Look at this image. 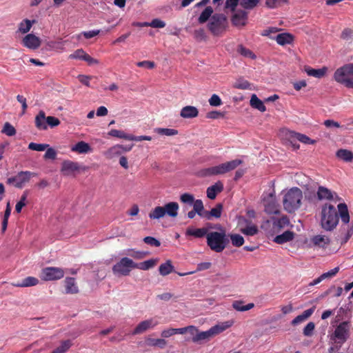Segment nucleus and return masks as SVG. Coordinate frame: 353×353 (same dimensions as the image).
Masks as SVG:
<instances>
[{
    "mask_svg": "<svg viewBox=\"0 0 353 353\" xmlns=\"http://www.w3.org/2000/svg\"><path fill=\"white\" fill-rule=\"evenodd\" d=\"M351 326L350 321H345L340 323L331 335V339L336 343H344L350 337Z\"/></svg>",
    "mask_w": 353,
    "mask_h": 353,
    "instance_id": "obj_6",
    "label": "nucleus"
},
{
    "mask_svg": "<svg viewBox=\"0 0 353 353\" xmlns=\"http://www.w3.org/2000/svg\"><path fill=\"white\" fill-rule=\"evenodd\" d=\"M145 343L149 346L159 347L161 348L165 347L167 344L164 339H154L150 337L146 339Z\"/></svg>",
    "mask_w": 353,
    "mask_h": 353,
    "instance_id": "obj_41",
    "label": "nucleus"
},
{
    "mask_svg": "<svg viewBox=\"0 0 353 353\" xmlns=\"http://www.w3.org/2000/svg\"><path fill=\"white\" fill-rule=\"evenodd\" d=\"M180 201L183 203L193 205L196 200L192 194L190 193H184L180 196Z\"/></svg>",
    "mask_w": 353,
    "mask_h": 353,
    "instance_id": "obj_59",
    "label": "nucleus"
},
{
    "mask_svg": "<svg viewBox=\"0 0 353 353\" xmlns=\"http://www.w3.org/2000/svg\"><path fill=\"white\" fill-rule=\"evenodd\" d=\"M339 267H336L334 269H332V270H330V271H328L327 272H325V273L322 274L320 276H319L318 278H316L314 280H313L309 284V285L313 286V285L319 284L322 281H323V280H325L326 279L332 278L333 276H334L339 272Z\"/></svg>",
    "mask_w": 353,
    "mask_h": 353,
    "instance_id": "obj_20",
    "label": "nucleus"
},
{
    "mask_svg": "<svg viewBox=\"0 0 353 353\" xmlns=\"http://www.w3.org/2000/svg\"><path fill=\"white\" fill-rule=\"evenodd\" d=\"M135 269V262L128 257H123L112 266V272L116 276H128Z\"/></svg>",
    "mask_w": 353,
    "mask_h": 353,
    "instance_id": "obj_7",
    "label": "nucleus"
},
{
    "mask_svg": "<svg viewBox=\"0 0 353 353\" xmlns=\"http://www.w3.org/2000/svg\"><path fill=\"white\" fill-rule=\"evenodd\" d=\"M1 132L6 134L8 136L12 137L16 134V130L10 123L7 122L5 123Z\"/></svg>",
    "mask_w": 353,
    "mask_h": 353,
    "instance_id": "obj_60",
    "label": "nucleus"
},
{
    "mask_svg": "<svg viewBox=\"0 0 353 353\" xmlns=\"http://www.w3.org/2000/svg\"><path fill=\"white\" fill-rule=\"evenodd\" d=\"M21 43L28 49L37 50L40 47L41 41L39 37L34 34H28L23 38Z\"/></svg>",
    "mask_w": 353,
    "mask_h": 353,
    "instance_id": "obj_13",
    "label": "nucleus"
},
{
    "mask_svg": "<svg viewBox=\"0 0 353 353\" xmlns=\"http://www.w3.org/2000/svg\"><path fill=\"white\" fill-rule=\"evenodd\" d=\"M35 23V20H30L28 19L22 20L19 24L18 32L21 34L28 33L32 28V25Z\"/></svg>",
    "mask_w": 353,
    "mask_h": 353,
    "instance_id": "obj_28",
    "label": "nucleus"
},
{
    "mask_svg": "<svg viewBox=\"0 0 353 353\" xmlns=\"http://www.w3.org/2000/svg\"><path fill=\"white\" fill-rule=\"evenodd\" d=\"M314 308L305 310L301 314L296 316L291 322L292 325H296L307 319L314 312Z\"/></svg>",
    "mask_w": 353,
    "mask_h": 353,
    "instance_id": "obj_29",
    "label": "nucleus"
},
{
    "mask_svg": "<svg viewBox=\"0 0 353 353\" xmlns=\"http://www.w3.org/2000/svg\"><path fill=\"white\" fill-rule=\"evenodd\" d=\"M159 322L153 318L143 321L136 326L132 334L134 335L142 334L146 330L154 327Z\"/></svg>",
    "mask_w": 353,
    "mask_h": 353,
    "instance_id": "obj_14",
    "label": "nucleus"
},
{
    "mask_svg": "<svg viewBox=\"0 0 353 353\" xmlns=\"http://www.w3.org/2000/svg\"><path fill=\"white\" fill-rule=\"evenodd\" d=\"M122 154L121 145H115L109 148L105 153V157L108 159H112L116 156H119Z\"/></svg>",
    "mask_w": 353,
    "mask_h": 353,
    "instance_id": "obj_40",
    "label": "nucleus"
},
{
    "mask_svg": "<svg viewBox=\"0 0 353 353\" xmlns=\"http://www.w3.org/2000/svg\"><path fill=\"white\" fill-rule=\"evenodd\" d=\"M247 12L243 10L237 11L232 18V22L234 26H244L247 19Z\"/></svg>",
    "mask_w": 353,
    "mask_h": 353,
    "instance_id": "obj_25",
    "label": "nucleus"
},
{
    "mask_svg": "<svg viewBox=\"0 0 353 353\" xmlns=\"http://www.w3.org/2000/svg\"><path fill=\"white\" fill-rule=\"evenodd\" d=\"M243 161L240 159H234L223 163L226 173L235 170Z\"/></svg>",
    "mask_w": 353,
    "mask_h": 353,
    "instance_id": "obj_49",
    "label": "nucleus"
},
{
    "mask_svg": "<svg viewBox=\"0 0 353 353\" xmlns=\"http://www.w3.org/2000/svg\"><path fill=\"white\" fill-rule=\"evenodd\" d=\"M46 114L43 111H40L35 117V125L39 130H46Z\"/></svg>",
    "mask_w": 353,
    "mask_h": 353,
    "instance_id": "obj_35",
    "label": "nucleus"
},
{
    "mask_svg": "<svg viewBox=\"0 0 353 353\" xmlns=\"http://www.w3.org/2000/svg\"><path fill=\"white\" fill-rule=\"evenodd\" d=\"M48 147V144L36 143L33 142L28 145V148L30 150L35 151H44Z\"/></svg>",
    "mask_w": 353,
    "mask_h": 353,
    "instance_id": "obj_62",
    "label": "nucleus"
},
{
    "mask_svg": "<svg viewBox=\"0 0 353 353\" xmlns=\"http://www.w3.org/2000/svg\"><path fill=\"white\" fill-rule=\"evenodd\" d=\"M212 337L210 330L203 332L199 330L196 336L194 338H192L191 340L193 343H201L203 341L209 340Z\"/></svg>",
    "mask_w": 353,
    "mask_h": 353,
    "instance_id": "obj_36",
    "label": "nucleus"
},
{
    "mask_svg": "<svg viewBox=\"0 0 353 353\" xmlns=\"http://www.w3.org/2000/svg\"><path fill=\"white\" fill-rule=\"evenodd\" d=\"M71 150L79 154H87L92 150L90 145L85 141H81L71 148Z\"/></svg>",
    "mask_w": 353,
    "mask_h": 353,
    "instance_id": "obj_23",
    "label": "nucleus"
},
{
    "mask_svg": "<svg viewBox=\"0 0 353 353\" xmlns=\"http://www.w3.org/2000/svg\"><path fill=\"white\" fill-rule=\"evenodd\" d=\"M250 105L258 110L264 112L266 110V108L263 104V101L259 99L256 94H252L250 99Z\"/></svg>",
    "mask_w": 353,
    "mask_h": 353,
    "instance_id": "obj_38",
    "label": "nucleus"
},
{
    "mask_svg": "<svg viewBox=\"0 0 353 353\" xmlns=\"http://www.w3.org/2000/svg\"><path fill=\"white\" fill-rule=\"evenodd\" d=\"M260 0H240V6L244 9L252 10L259 3Z\"/></svg>",
    "mask_w": 353,
    "mask_h": 353,
    "instance_id": "obj_50",
    "label": "nucleus"
},
{
    "mask_svg": "<svg viewBox=\"0 0 353 353\" xmlns=\"http://www.w3.org/2000/svg\"><path fill=\"white\" fill-rule=\"evenodd\" d=\"M11 206L10 204V202H8L6 205V210L4 212L3 219L1 223V232L3 233L7 229L8 223V219L11 214Z\"/></svg>",
    "mask_w": 353,
    "mask_h": 353,
    "instance_id": "obj_44",
    "label": "nucleus"
},
{
    "mask_svg": "<svg viewBox=\"0 0 353 353\" xmlns=\"http://www.w3.org/2000/svg\"><path fill=\"white\" fill-rule=\"evenodd\" d=\"M243 301H235L232 303V307L237 311L245 312L251 310L254 307L252 303H248L245 305H243Z\"/></svg>",
    "mask_w": 353,
    "mask_h": 353,
    "instance_id": "obj_39",
    "label": "nucleus"
},
{
    "mask_svg": "<svg viewBox=\"0 0 353 353\" xmlns=\"http://www.w3.org/2000/svg\"><path fill=\"white\" fill-rule=\"evenodd\" d=\"M108 134L111 137L131 141L132 134H126L125 132H124L122 130L112 129L108 132Z\"/></svg>",
    "mask_w": 353,
    "mask_h": 353,
    "instance_id": "obj_46",
    "label": "nucleus"
},
{
    "mask_svg": "<svg viewBox=\"0 0 353 353\" xmlns=\"http://www.w3.org/2000/svg\"><path fill=\"white\" fill-rule=\"evenodd\" d=\"M225 170L223 163L219 164L216 166H212L203 169L201 171V174L203 176H209L213 175H219L225 174Z\"/></svg>",
    "mask_w": 353,
    "mask_h": 353,
    "instance_id": "obj_15",
    "label": "nucleus"
},
{
    "mask_svg": "<svg viewBox=\"0 0 353 353\" xmlns=\"http://www.w3.org/2000/svg\"><path fill=\"white\" fill-rule=\"evenodd\" d=\"M274 39L276 40L278 44L285 46L286 44H291L294 39V37L288 32L278 34Z\"/></svg>",
    "mask_w": 353,
    "mask_h": 353,
    "instance_id": "obj_19",
    "label": "nucleus"
},
{
    "mask_svg": "<svg viewBox=\"0 0 353 353\" xmlns=\"http://www.w3.org/2000/svg\"><path fill=\"white\" fill-rule=\"evenodd\" d=\"M181 334L188 333L192 336V338H194L198 334L199 329L194 325H189L184 327H181Z\"/></svg>",
    "mask_w": 353,
    "mask_h": 353,
    "instance_id": "obj_54",
    "label": "nucleus"
},
{
    "mask_svg": "<svg viewBox=\"0 0 353 353\" xmlns=\"http://www.w3.org/2000/svg\"><path fill=\"white\" fill-rule=\"evenodd\" d=\"M128 254L134 259H142L146 256L147 253L144 252L137 251L134 249H132V250H128Z\"/></svg>",
    "mask_w": 353,
    "mask_h": 353,
    "instance_id": "obj_64",
    "label": "nucleus"
},
{
    "mask_svg": "<svg viewBox=\"0 0 353 353\" xmlns=\"http://www.w3.org/2000/svg\"><path fill=\"white\" fill-rule=\"evenodd\" d=\"M288 0H266L265 1V5L269 8H276L281 6H282L283 3H288Z\"/></svg>",
    "mask_w": 353,
    "mask_h": 353,
    "instance_id": "obj_57",
    "label": "nucleus"
},
{
    "mask_svg": "<svg viewBox=\"0 0 353 353\" xmlns=\"http://www.w3.org/2000/svg\"><path fill=\"white\" fill-rule=\"evenodd\" d=\"M315 329V324L313 322H309L303 330V334L305 336H311L313 335Z\"/></svg>",
    "mask_w": 353,
    "mask_h": 353,
    "instance_id": "obj_61",
    "label": "nucleus"
},
{
    "mask_svg": "<svg viewBox=\"0 0 353 353\" xmlns=\"http://www.w3.org/2000/svg\"><path fill=\"white\" fill-rule=\"evenodd\" d=\"M237 51L239 54L245 57H249L253 59L256 58L255 54L250 50L246 48L242 45L238 46Z\"/></svg>",
    "mask_w": 353,
    "mask_h": 353,
    "instance_id": "obj_55",
    "label": "nucleus"
},
{
    "mask_svg": "<svg viewBox=\"0 0 353 353\" xmlns=\"http://www.w3.org/2000/svg\"><path fill=\"white\" fill-rule=\"evenodd\" d=\"M241 232L248 236H254L259 232L258 228L255 225H248L244 228L241 229Z\"/></svg>",
    "mask_w": 353,
    "mask_h": 353,
    "instance_id": "obj_53",
    "label": "nucleus"
},
{
    "mask_svg": "<svg viewBox=\"0 0 353 353\" xmlns=\"http://www.w3.org/2000/svg\"><path fill=\"white\" fill-rule=\"evenodd\" d=\"M336 208L330 203L322 206L321 212V226L326 231H332L339 223V216L341 221L347 224L350 222V214L347 206L345 203H339Z\"/></svg>",
    "mask_w": 353,
    "mask_h": 353,
    "instance_id": "obj_1",
    "label": "nucleus"
},
{
    "mask_svg": "<svg viewBox=\"0 0 353 353\" xmlns=\"http://www.w3.org/2000/svg\"><path fill=\"white\" fill-rule=\"evenodd\" d=\"M223 210V205L221 203H218L216 205L212 208L210 211L207 210L205 219L210 220L212 217L214 218H220L221 216V212Z\"/></svg>",
    "mask_w": 353,
    "mask_h": 353,
    "instance_id": "obj_37",
    "label": "nucleus"
},
{
    "mask_svg": "<svg viewBox=\"0 0 353 353\" xmlns=\"http://www.w3.org/2000/svg\"><path fill=\"white\" fill-rule=\"evenodd\" d=\"M336 156L345 162H352L353 160V152L346 149H339Z\"/></svg>",
    "mask_w": 353,
    "mask_h": 353,
    "instance_id": "obj_31",
    "label": "nucleus"
},
{
    "mask_svg": "<svg viewBox=\"0 0 353 353\" xmlns=\"http://www.w3.org/2000/svg\"><path fill=\"white\" fill-rule=\"evenodd\" d=\"M36 176L34 172L30 171H21L17 175L7 179L6 183L13 185L17 188H22L24 184L30 181L31 177Z\"/></svg>",
    "mask_w": 353,
    "mask_h": 353,
    "instance_id": "obj_9",
    "label": "nucleus"
},
{
    "mask_svg": "<svg viewBox=\"0 0 353 353\" xmlns=\"http://www.w3.org/2000/svg\"><path fill=\"white\" fill-rule=\"evenodd\" d=\"M234 88L241 90H250L251 83L243 79H239L234 84Z\"/></svg>",
    "mask_w": 353,
    "mask_h": 353,
    "instance_id": "obj_51",
    "label": "nucleus"
},
{
    "mask_svg": "<svg viewBox=\"0 0 353 353\" xmlns=\"http://www.w3.org/2000/svg\"><path fill=\"white\" fill-rule=\"evenodd\" d=\"M317 197L319 200H333L336 198L339 200V197L336 192H332L328 188L319 186L317 190Z\"/></svg>",
    "mask_w": 353,
    "mask_h": 353,
    "instance_id": "obj_16",
    "label": "nucleus"
},
{
    "mask_svg": "<svg viewBox=\"0 0 353 353\" xmlns=\"http://www.w3.org/2000/svg\"><path fill=\"white\" fill-rule=\"evenodd\" d=\"M154 131L159 135H164L167 137L174 136L179 134L178 130L173 128H157L154 129Z\"/></svg>",
    "mask_w": 353,
    "mask_h": 353,
    "instance_id": "obj_45",
    "label": "nucleus"
},
{
    "mask_svg": "<svg viewBox=\"0 0 353 353\" xmlns=\"http://www.w3.org/2000/svg\"><path fill=\"white\" fill-rule=\"evenodd\" d=\"M158 262L157 259H151L143 262L135 263V269L148 270L154 268Z\"/></svg>",
    "mask_w": 353,
    "mask_h": 353,
    "instance_id": "obj_30",
    "label": "nucleus"
},
{
    "mask_svg": "<svg viewBox=\"0 0 353 353\" xmlns=\"http://www.w3.org/2000/svg\"><path fill=\"white\" fill-rule=\"evenodd\" d=\"M290 223L289 219L287 217V216H283L280 219H274L273 225L274 228L276 229H281L283 228L285 226L288 225Z\"/></svg>",
    "mask_w": 353,
    "mask_h": 353,
    "instance_id": "obj_48",
    "label": "nucleus"
},
{
    "mask_svg": "<svg viewBox=\"0 0 353 353\" xmlns=\"http://www.w3.org/2000/svg\"><path fill=\"white\" fill-rule=\"evenodd\" d=\"M39 283V279L34 276H28L20 282L12 283V285L15 287L27 288L35 286Z\"/></svg>",
    "mask_w": 353,
    "mask_h": 353,
    "instance_id": "obj_22",
    "label": "nucleus"
},
{
    "mask_svg": "<svg viewBox=\"0 0 353 353\" xmlns=\"http://www.w3.org/2000/svg\"><path fill=\"white\" fill-rule=\"evenodd\" d=\"M294 237V233L292 231L287 230L283 234L277 235L274 239V241L278 244H283L293 240Z\"/></svg>",
    "mask_w": 353,
    "mask_h": 353,
    "instance_id": "obj_26",
    "label": "nucleus"
},
{
    "mask_svg": "<svg viewBox=\"0 0 353 353\" xmlns=\"http://www.w3.org/2000/svg\"><path fill=\"white\" fill-rule=\"evenodd\" d=\"M233 324V322L231 321H228L225 322L219 323L214 326H212L210 330V332L212 334V336L217 335L228 328L230 327Z\"/></svg>",
    "mask_w": 353,
    "mask_h": 353,
    "instance_id": "obj_18",
    "label": "nucleus"
},
{
    "mask_svg": "<svg viewBox=\"0 0 353 353\" xmlns=\"http://www.w3.org/2000/svg\"><path fill=\"white\" fill-rule=\"evenodd\" d=\"M193 210L200 217L205 219L207 210H205L203 203L201 199H196L193 203Z\"/></svg>",
    "mask_w": 353,
    "mask_h": 353,
    "instance_id": "obj_33",
    "label": "nucleus"
},
{
    "mask_svg": "<svg viewBox=\"0 0 353 353\" xmlns=\"http://www.w3.org/2000/svg\"><path fill=\"white\" fill-rule=\"evenodd\" d=\"M223 190V184L221 181H219L215 183L213 185H211L207 188V196L210 199H214L218 193H220Z\"/></svg>",
    "mask_w": 353,
    "mask_h": 353,
    "instance_id": "obj_17",
    "label": "nucleus"
},
{
    "mask_svg": "<svg viewBox=\"0 0 353 353\" xmlns=\"http://www.w3.org/2000/svg\"><path fill=\"white\" fill-rule=\"evenodd\" d=\"M227 19L223 14H214L208 24V30L214 36H220L226 30Z\"/></svg>",
    "mask_w": 353,
    "mask_h": 353,
    "instance_id": "obj_5",
    "label": "nucleus"
},
{
    "mask_svg": "<svg viewBox=\"0 0 353 353\" xmlns=\"http://www.w3.org/2000/svg\"><path fill=\"white\" fill-rule=\"evenodd\" d=\"M199 111L194 106L187 105L181 110L180 115L183 118L190 119L198 116Z\"/></svg>",
    "mask_w": 353,
    "mask_h": 353,
    "instance_id": "obj_24",
    "label": "nucleus"
},
{
    "mask_svg": "<svg viewBox=\"0 0 353 353\" xmlns=\"http://www.w3.org/2000/svg\"><path fill=\"white\" fill-rule=\"evenodd\" d=\"M87 55V53L83 49H78L74 52V53L69 55V59H85V57Z\"/></svg>",
    "mask_w": 353,
    "mask_h": 353,
    "instance_id": "obj_58",
    "label": "nucleus"
},
{
    "mask_svg": "<svg viewBox=\"0 0 353 353\" xmlns=\"http://www.w3.org/2000/svg\"><path fill=\"white\" fill-rule=\"evenodd\" d=\"M65 294H77L79 292V288L74 278L66 277L65 279Z\"/></svg>",
    "mask_w": 353,
    "mask_h": 353,
    "instance_id": "obj_21",
    "label": "nucleus"
},
{
    "mask_svg": "<svg viewBox=\"0 0 353 353\" xmlns=\"http://www.w3.org/2000/svg\"><path fill=\"white\" fill-rule=\"evenodd\" d=\"M72 346L70 340L61 341V345L55 348L51 353H65Z\"/></svg>",
    "mask_w": 353,
    "mask_h": 353,
    "instance_id": "obj_47",
    "label": "nucleus"
},
{
    "mask_svg": "<svg viewBox=\"0 0 353 353\" xmlns=\"http://www.w3.org/2000/svg\"><path fill=\"white\" fill-rule=\"evenodd\" d=\"M295 137L297 140L305 144H314L315 143V141L312 140L307 136L301 133H296Z\"/></svg>",
    "mask_w": 353,
    "mask_h": 353,
    "instance_id": "obj_63",
    "label": "nucleus"
},
{
    "mask_svg": "<svg viewBox=\"0 0 353 353\" xmlns=\"http://www.w3.org/2000/svg\"><path fill=\"white\" fill-rule=\"evenodd\" d=\"M212 13V8L211 6L206 7L199 17L198 22L201 24L205 23L208 19H210Z\"/></svg>",
    "mask_w": 353,
    "mask_h": 353,
    "instance_id": "obj_43",
    "label": "nucleus"
},
{
    "mask_svg": "<svg viewBox=\"0 0 353 353\" xmlns=\"http://www.w3.org/2000/svg\"><path fill=\"white\" fill-rule=\"evenodd\" d=\"M208 246L214 252H223L229 244V239L226 231L221 228L219 232H210L206 236Z\"/></svg>",
    "mask_w": 353,
    "mask_h": 353,
    "instance_id": "obj_2",
    "label": "nucleus"
},
{
    "mask_svg": "<svg viewBox=\"0 0 353 353\" xmlns=\"http://www.w3.org/2000/svg\"><path fill=\"white\" fill-rule=\"evenodd\" d=\"M302 199V191L299 188H292L284 195L283 208L289 213L294 212L301 207Z\"/></svg>",
    "mask_w": 353,
    "mask_h": 353,
    "instance_id": "obj_3",
    "label": "nucleus"
},
{
    "mask_svg": "<svg viewBox=\"0 0 353 353\" xmlns=\"http://www.w3.org/2000/svg\"><path fill=\"white\" fill-rule=\"evenodd\" d=\"M159 271L161 275L166 276L174 271V266L172 265L171 261L168 260L159 266Z\"/></svg>",
    "mask_w": 353,
    "mask_h": 353,
    "instance_id": "obj_42",
    "label": "nucleus"
},
{
    "mask_svg": "<svg viewBox=\"0 0 353 353\" xmlns=\"http://www.w3.org/2000/svg\"><path fill=\"white\" fill-rule=\"evenodd\" d=\"M334 79L339 83L345 85L353 80V63L345 64L334 72Z\"/></svg>",
    "mask_w": 353,
    "mask_h": 353,
    "instance_id": "obj_8",
    "label": "nucleus"
},
{
    "mask_svg": "<svg viewBox=\"0 0 353 353\" xmlns=\"http://www.w3.org/2000/svg\"><path fill=\"white\" fill-rule=\"evenodd\" d=\"M179 205L176 202H169L163 206H157L152 209L148 216L150 219H160L168 215L175 218L178 215Z\"/></svg>",
    "mask_w": 353,
    "mask_h": 353,
    "instance_id": "obj_4",
    "label": "nucleus"
},
{
    "mask_svg": "<svg viewBox=\"0 0 353 353\" xmlns=\"http://www.w3.org/2000/svg\"><path fill=\"white\" fill-rule=\"evenodd\" d=\"M232 244L235 247H241L244 243V239L240 234H229Z\"/></svg>",
    "mask_w": 353,
    "mask_h": 353,
    "instance_id": "obj_52",
    "label": "nucleus"
},
{
    "mask_svg": "<svg viewBox=\"0 0 353 353\" xmlns=\"http://www.w3.org/2000/svg\"><path fill=\"white\" fill-rule=\"evenodd\" d=\"M208 234V230L205 228L197 229L188 228L185 232L186 236H192L196 238H202L203 236L206 237Z\"/></svg>",
    "mask_w": 353,
    "mask_h": 353,
    "instance_id": "obj_27",
    "label": "nucleus"
},
{
    "mask_svg": "<svg viewBox=\"0 0 353 353\" xmlns=\"http://www.w3.org/2000/svg\"><path fill=\"white\" fill-rule=\"evenodd\" d=\"M305 70L307 75L320 79L325 76L327 68L326 67H323L320 69H314L310 67H307L305 68Z\"/></svg>",
    "mask_w": 353,
    "mask_h": 353,
    "instance_id": "obj_32",
    "label": "nucleus"
},
{
    "mask_svg": "<svg viewBox=\"0 0 353 353\" xmlns=\"http://www.w3.org/2000/svg\"><path fill=\"white\" fill-rule=\"evenodd\" d=\"M263 204L266 213L269 214H276L279 213V207L273 193L268 194L263 199Z\"/></svg>",
    "mask_w": 353,
    "mask_h": 353,
    "instance_id": "obj_11",
    "label": "nucleus"
},
{
    "mask_svg": "<svg viewBox=\"0 0 353 353\" xmlns=\"http://www.w3.org/2000/svg\"><path fill=\"white\" fill-rule=\"evenodd\" d=\"M311 241L314 245L321 248H324L330 242V239L325 235H316L312 238Z\"/></svg>",
    "mask_w": 353,
    "mask_h": 353,
    "instance_id": "obj_34",
    "label": "nucleus"
},
{
    "mask_svg": "<svg viewBox=\"0 0 353 353\" xmlns=\"http://www.w3.org/2000/svg\"><path fill=\"white\" fill-rule=\"evenodd\" d=\"M63 269L57 267H46L41 270L40 278L43 281H56L64 276Z\"/></svg>",
    "mask_w": 353,
    "mask_h": 353,
    "instance_id": "obj_10",
    "label": "nucleus"
},
{
    "mask_svg": "<svg viewBox=\"0 0 353 353\" xmlns=\"http://www.w3.org/2000/svg\"><path fill=\"white\" fill-rule=\"evenodd\" d=\"M80 168L81 167L78 162L65 160L61 163V172L65 176L74 175L76 172L80 170Z\"/></svg>",
    "mask_w": 353,
    "mask_h": 353,
    "instance_id": "obj_12",
    "label": "nucleus"
},
{
    "mask_svg": "<svg viewBox=\"0 0 353 353\" xmlns=\"http://www.w3.org/2000/svg\"><path fill=\"white\" fill-rule=\"evenodd\" d=\"M181 328H168L161 332V335L163 338H169L174 334H181Z\"/></svg>",
    "mask_w": 353,
    "mask_h": 353,
    "instance_id": "obj_56",
    "label": "nucleus"
}]
</instances>
